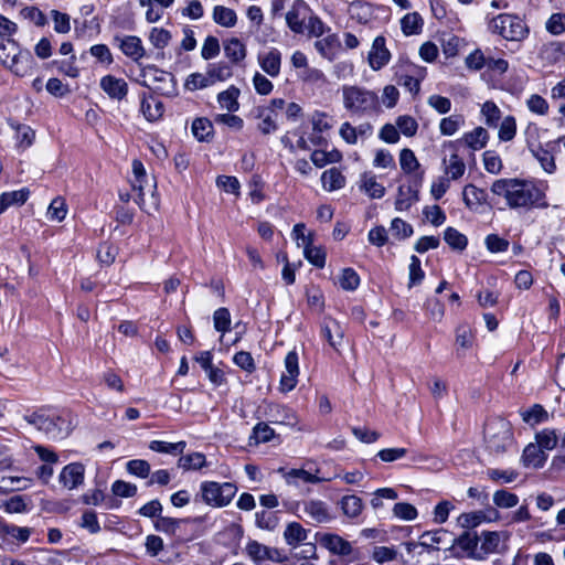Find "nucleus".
Listing matches in <instances>:
<instances>
[{"label": "nucleus", "instance_id": "41", "mask_svg": "<svg viewBox=\"0 0 565 565\" xmlns=\"http://www.w3.org/2000/svg\"><path fill=\"white\" fill-rule=\"evenodd\" d=\"M558 436L555 429L544 428L535 435V443L546 452L556 447Z\"/></svg>", "mask_w": 565, "mask_h": 565}, {"label": "nucleus", "instance_id": "7", "mask_svg": "<svg viewBox=\"0 0 565 565\" xmlns=\"http://www.w3.org/2000/svg\"><path fill=\"white\" fill-rule=\"evenodd\" d=\"M200 489L202 500L214 508L228 505L237 492L236 486L231 482L204 481Z\"/></svg>", "mask_w": 565, "mask_h": 565}, {"label": "nucleus", "instance_id": "11", "mask_svg": "<svg viewBox=\"0 0 565 565\" xmlns=\"http://www.w3.org/2000/svg\"><path fill=\"white\" fill-rule=\"evenodd\" d=\"M131 186H132V190L135 192H137V196L135 198V202L139 205V207L141 210H145L147 212H149V210L147 209V205H146V201H145V194H146V190L148 192H150V196H151V204H150V207H152L153 210H157L158 209V205H159V201L158 199L156 198V182L153 179L149 180L148 177H146L145 179H140L137 181V179H134L131 181Z\"/></svg>", "mask_w": 565, "mask_h": 565}, {"label": "nucleus", "instance_id": "10", "mask_svg": "<svg viewBox=\"0 0 565 565\" xmlns=\"http://www.w3.org/2000/svg\"><path fill=\"white\" fill-rule=\"evenodd\" d=\"M309 12L310 9L306 1L295 0L286 13V22L289 29L295 33H303L305 21Z\"/></svg>", "mask_w": 565, "mask_h": 565}, {"label": "nucleus", "instance_id": "14", "mask_svg": "<svg viewBox=\"0 0 565 565\" xmlns=\"http://www.w3.org/2000/svg\"><path fill=\"white\" fill-rule=\"evenodd\" d=\"M319 543L322 547L327 548L330 553L348 556L352 553L353 547L351 543L338 534L324 533L319 536Z\"/></svg>", "mask_w": 565, "mask_h": 565}, {"label": "nucleus", "instance_id": "42", "mask_svg": "<svg viewBox=\"0 0 565 565\" xmlns=\"http://www.w3.org/2000/svg\"><path fill=\"white\" fill-rule=\"evenodd\" d=\"M224 53L232 62L237 63L246 57V47L238 39L234 38L224 45Z\"/></svg>", "mask_w": 565, "mask_h": 565}, {"label": "nucleus", "instance_id": "53", "mask_svg": "<svg viewBox=\"0 0 565 565\" xmlns=\"http://www.w3.org/2000/svg\"><path fill=\"white\" fill-rule=\"evenodd\" d=\"M481 114L484 122L489 127H497L501 117V110L493 102H486L481 107Z\"/></svg>", "mask_w": 565, "mask_h": 565}, {"label": "nucleus", "instance_id": "6", "mask_svg": "<svg viewBox=\"0 0 565 565\" xmlns=\"http://www.w3.org/2000/svg\"><path fill=\"white\" fill-rule=\"evenodd\" d=\"M489 29L508 41H522L529 34L526 24L516 15L499 14L491 20Z\"/></svg>", "mask_w": 565, "mask_h": 565}, {"label": "nucleus", "instance_id": "31", "mask_svg": "<svg viewBox=\"0 0 565 565\" xmlns=\"http://www.w3.org/2000/svg\"><path fill=\"white\" fill-rule=\"evenodd\" d=\"M478 536L475 534H470L469 532H463L457 539H454V544H457L461 550L468 552V556L475 559H483V555L480 552H477L478 545Z\"/></svg>", "mask_w": 565, "mask_h": 565}, {"label": "nucleus", "instance_id": "50", "mask_svg": "<svg viewBox=\"0 0 565 565\" xmlns=\"http://www.w3.org/2000/svg\"><path fill=\"white\" fill-rule=\"evenodd\" d=\"M141 111L149 121H153L162 116L163 107L160 102L153 98L142 99Z\"/></svg>", "mask_w": 565, "mask_h": 565}, {"label": "nucleus", "instance_id": "51", "mask_svg": "<svg viewBox=\"0 0 565 565\" xmlns=\"http://www.w3.org/2000/svg\"><path fill=\"white\" fill-rule=\"evenodd\" d=\"M207 72L210 74L213 84L216 82L226 81L232 76V68L228 64L224 62L210 64L207 67Z\"/></svg>", "mask_w": 565, "mask_h": 565}, {"label": "nucleus", "instance_id": "36", "mask_svg": "<svg viewBox=\"0 0 565 565\" xmlns=\"http://www.w3.org/2000/svg\"><path fill=\"white\" fill-rule=\"evenodd\" d=\"M340 507L344 515L350 519L359 516L363 510V502L361 498L351 494L344 495L340 501Z\"/></svg>", "mask_w": 565, "mask_h": 565}, {"label": "nucleus", "instance_id": "48", "mask_svg": "<svg viewBox=\"0 0 565 565\" xmlns=\"http://www.w3.org/2000/svg\"><path fill=\"white\" fill-rule=\"evenodd\" d=\"M547 412L539 404H535L530 409L522 412V419L531 426L543 423L547 420Z\"/></svg>", "mask_w": 565, "mask_h": 565}, {"label": "nucleus", "instance_id": "17", "mask_svg": "<svg viewBox=\"0 0 565 565\" xmlns=\"http://www.w3.org/2000/svg\"><path fill=\"white\" fill-rule=\"evenodd\" d=\"M102 89L114 99H122L128 93V85L122 78L106 75L100 79Z\"/></svg>", "mask_w": 565, "mask_h": 565}, {"label": "nucleus", "instance_id": "44", "mask_svg": "<svg viewBox=\"0 0 565 565\" xmlns=\"http://www.w3.org/2000/svg\"><path fill=\"white\" fill-rule=\"evenodd\" d=\"M341 158V152L335 149L329 152L322 150H315L311 153V161L318 168H323L329 163L339 162Z\"/></svg>", "mask_w": 565, "mask_h": 565}, {"label": "nucleus", "instance_id": "59", "mask_svg": "<svg viewBox=\"0 0 565 565\" xmlns=\"http://www.w3.org/2000/svg\"><path fill=\"white\" fill-rule=\"evenodd\" d=\"M526 107L533 114L545 116L548 113L550 106L545 98L539 94H532L526 99Z\"/></svg>", "mask_w": 565, "mask_h": 565}, {"label": "nucleus", "instance_id": "35", "mask_svg": "<svg viewBox=\"0 0 565 565\" xmlns=\"http://www.w3.org/2000/svg\"><path fill=\"white\" fill-rule=\"evenodd\" d=\"M321 182L324 190L334 191L344 186L345 178L337 168H331L322 173Z\"/></svg>", "mask_w": 565, "mask_h": 565}, {"label": "nucleus", "instance_id": "33", "mask_svg": "<svg viewBox=\"0 0 565 565\" xmlns=\"http://www.w3.org/2000/svg\"><path fill=\"white\" fill-rule=\"evenodd\" d=\"M418 200L417 191L411 185H401L397 191L395 209L397 211L408 210Z\"/></svg>", "mask_w": 565, "mask_h": 565}, {"label": "nucleus", "instance_id": "58", "mask_svg": "<svg viewBox=\"0 0 565 565\" xmlns=\"http://www.w3.org/2000/svg\"><path fill=\"white\" fill-rule=\"evenodd\" d=\"M533 156L539 160L543 170L547 173H553L556 170L554 157L551 152L543 148L531 149Z\"/></svg>", "mask_w": 565, "mask_h": 565}, {"label": "nucleus", "instance_id": "29", "mask_svg": "<svg viewBox=\"0 0 565 565\" xmlns=\"http://www.w3.org/2000/svg\"><path fill=\"white\" fill-rule=\"evenodd\" d=\"M239 89L234 85L230 86L227 89L218 93L217 103L222 109H225L230 113L237 111L239 108L238 97Z\"/></svg>", "mask_w": 565, "mask_h": 565}, {"label": "nucleus", "instance_id": "57", "mask_svg": "<svg viewBox=\"0 0 565 565\" xmlns=\"http://www.w3.org/2000/svg\"><path fill=\"white\" fill-rule=\"evenodd\" d=\"M30 480L22 477H2L0 480V491H19L26 489Z\"/></svg>", "mask_w": 565, "mask_h": 565}, {"label": "nucleus", "instance_id": "62", "mask_svg": "<svg viewBox=\"0 0 565 565\" xmlns=\"http://www.w3.org/2000/svg\"><path fill=\"white\" fill-rule=\"evenodd\" d=\"M473 333L468 326H459L456 330V345L458 350H467L472 347Z\"/></svg>", "mask_w": 565, "mask_h": 565}, {"label": "nucleus", "instance_id": "20", "mask_svg": "<svg viewBox=\"0 0 565 565\" xmlns=\"http://www.w3.org/2000/svg\"><path fill=\"white\" fill-rule=\"evenodd\" d=\"M119 47L126 56L136 62L141 60L146 54L140 38L136 35H126L120 39Z\"/></svg>", "mask_w": 565, "mask_h": 565}, {"label": "nucleus", "instance_id": "38", "mask_svg": "<svg viewBox=\"0 0 565 565\" xmlns=\"http://www.w3.org/2000/svg\"><path fill=\"white\" fill-rule=\"evenodd\" d=\"M192 134L199 141H209L213 135V124L207 118H196L192 122Z\"/></svg>", "mask_w": 565, "mask_h": 565}, {"label": "nucleus", "instance_id": "46", "mask_svg": "<svg viewBox=\"0 0 565 565\" xmlns=\"http://www.w3.org/2000/svg\"><path fill=\"white\" fill-rule=\"evenodd\" d=\"M444 239L451 248L458 250H463L468 244L466 235L454 227H447L445 230Z\"/></svg>", "mask_w": 565, "mask_h": 565}, {"label": "nucleus", "instance_id": "47", "mask_svg": "<svg viewBox=\"0 0 565 565\" xmlns=\"http://www.w3.org/2000/svg\"><path fill=\"white\" fill-rule=\"evenodd\" d=\"M465 119L461 115H451L440 120L439 130L444 136H452L463 126Z\"/></svg>", "mask_w": 565, "mask_h": 565}, {"label": "nucleus", "instance_id": "3", "mask_svg": "<svg viewBox=\"0 0 565 565\" xmlns=\"http://www.w3.org/2000/svg\"><path fill=\"white\" fill-rule=\"evenodd\" d=\"M484 443L493 455H502L514 448L511 424L500 417L489 419L484 428Z\"/></svg>", "mask_w": 565, "mask_h": 565}, {"label": "nucleus", "instance_id": "9", "mask_svg": "<svg viewBox=\"0 0 565 565\" xmlns=\"http://www.w3.org/2000/svg\"><path fill=\"white\" fill-rule=\"evenodd\" d=\"M285 371L281 374L279 387L281 392H290L292 391L298 382L299 375V364H298V354L296 351H290L285 356Z\"/></svg>", "mask_w": 565, "mask_h": 565}, {"label": "nucleus", "instance_id": "56", "mask_svg": "<svg viewBox=\"0 0 565 565\" xmlns=\"http://www.w3.org/2000/svg\"><path fill=\"white\" fill-rule=\"evenodd\" d=\"M493 502L498 508L510 509L519 503V497L507 490H498L493 493Z\"/></svg>", "mask_w": 565, "mask_h": 565}, {"label": "nucleus", "instance_id": "64", "mask_svg": "<svg viewBox=\"0 0 565 565\" xmlns=\"http://www.w3.org/2000/svg\"><path fill=\"white\" fill-rule=\"evenodd\" d=\"M390 232L395 238L403 239L413 234V227L402 218L396 217L391 223Z\"/></svg>", "mask_w": 565, "mask_h": 565}, {"label": "nucleus", "instance_id": "26", "mask_svg": "<svg viewBox=\"0 0 565 565\" xmlns=\"http://www.w3.org/2000/svg\"><path fill=\"white\" fill-rule=\"evenodd\" d=\"M30 191L28 188H23L17 191L3 192L0 195V214H2L8 207L12 205H22L29 199Z\"/></svg>", "mask_w": 565, "mask_h": 565}, {"label": "nucleus", "instance_id": "49", "mask_svg": "<svg viewBox=\"0 0 565 565\" xmlns=\"http://www.w3.org/2000/svg\"><path fill=\"white\" fill-rule=\"evenodd\" d=\"M67 214V206L65 200L61 196H56L52 200L47 209V217L51 221L62 222Z\"/></svg>", "mask_w": 565, "mask_h": 565}, {"label": "nucleus", "instance_id": "32", "mask_svg": "<svg viewBox=\"0 0 565 565\" xmlns=\"http://www.w3.org/2000/svg\"><path fill=\"white\" fill-rule=\"evenodd\" d=\"M213 21L223 28H233L237 22V14L233 9L215 6L212 13Z\"/></svg>", "mask_w": 565, "mask_h": 565}, {"label": "nucleus", "instance_id": "43", "mask_svg": "<svg viewBox=\"0 0 565 565\" xmlns=\"http://www.w3.org/2000/svg\"><path fill=\"white\" fill-rule=\"evenodd\" d=\"M212 85H214V84H213V81L211 79L207 71L205 74H202V73L190 74L186 77L185 83H184V87L191 92L198 90V89H203V88H206Z\"/></svg>", "mask_w": 565, "mask_h": 565}, {"label": "nucleus", "instance_id": "54", "mask_svg": "<svg viewBox=\"0 0 565 565\" xmlns=\"http://www.w3.org/2000/svg\"><path fill=\"white\" fill-rule=\"evenodd\" d=\"M172 35L163 28H152L149 33V41L156 49H164L169 45Z\"/></svg>", "mask_w": 565, "mask_h": 565}, {"label": "nucleus", "instance_id": "25", "mask_svg": "<svg viewBox=\"0 0 565 565\" xmlns=\"http://www.w3.org/2000/svg\"><path fill=\"white\" fill-rule=\"evenodd\" d=\"M33 530L30 527H22L14 524L0 523V533L3 537L15 541L19 544L25 543Z\"/></svg>", "mask_w": 565, "mask_h": 565}, {"label": "nucleus", "instance_id": "60", "mask_svg": "<svg viewBox=\"0 0 565 565\" xmlns=\"http://www.w3.org/2000/svg\"><path fill=\"white\" fill-rule=\"evenodd\" d=\"M339 284L344 290H355L360 285V277L352 268H344L339 277Z\"/></svg>", "mask_w": 565, "mask_h": 565}, {"label": "nucleus", "instance_id": "8", "mask_svg": "<svg viewBox=\"0 0 565 565\" xmlns=\"http://www.w3.org/2000/svg\"><path fill=\"white\" fill-rule=\"evenodd\" d=\"M308 539V531L298 522H290L286 525L284 531V540L291 548L303 546V554L315 555L316 545L312 543H305Z\"/></svg>", "mask_w": 565, "mask_h": 565}, {"label": "nucleus", "instance_id": "55", "mask_svg": "<svg viewBox=\"0 0 565 565\" xmlns=\"http://www.w3.org/2000/svg\"><path fill=\"white\" fill-rule=\"evenodd\" d=\"M516 134V120L513 116H507L500 124L498 137L501 141H511Z\"/></svg>", "mask_w": 565, "mask_h": 565}, {"label": "nucleus", "instance_id": "13", "mask_svg": "<svg viewBox=\"0 0 565 565\" xmlns=\"http://www.w3.org/2000/svg\"><path fill=\"white\" fill-rule=\"evenodd\" d=\"M84 473H85V467L81 462H72L66 465L60 476L58 481L62 483L66 489L73 490L76 489L78 486H81L84 482Z\"/></svg>", "mask_w": 565, "mask_h": 565}, {"label": "nucleus", "instance_id": "30", "mask_svg": "<svg viewBox=\"0 0 565 565\" xmlns=\"http://www.w3.org/2000/svg\"><path fill=\"white\" fill-rule=\"evenodd\" d=\"M489 134L483 127H476L473 130L466 132L461 140L472 150H480L486 147Z\"/></svg>", "mask_w": 565, "mask_h": 565}, {"label": "nucleus", "instance_id": "23", "mask_svg": "<svg viewBox=\"0 0 565 565\" xmlns=\"http://www.w3.org/2000/svg\"><path fill=\"white\" fill-rule=\"evenodd\" d=\"M285 479L288 484L294 487H299L300 481L306 483H319L330 480V478L319 477L305 469H291L285 475Z\"/></svg>", "mask_w": 565, "mask_h": 565}, {"label": "nucleus", "instance_id": "27", "mask_svg": "<svg viewBox=\"0 0 565 565\" xmlns=\"http://www.w3.org/2000/svg\"><path fill=\"white\" fill-rule=\"evenodd\" d=\"M462 199L469 210H477L478 206L486 203L487 193L473 184H468L463 188Z\"/></svg>", "mask_w": 565, "mask_h": 565}, {"label": "nucleus", "instance_id": "61", "mask_svg": "<svg viewBox=\"0 0 565 565\" xmlns=\"http://www.w3.org/2000/svg\"><path fill=\"white\" fill-rule=\"evenodd\" d=\"M214 328L221 333L230 331L231 315L227 308H218L213 315Z\"/></svg>", "mask_w": 565, "mask_h": 565}, {"label": "nucleus", "instance_id": "5", "mask_svg": "<svg viewBox=\"0 0 565 565\" xmlns=\"http://www.w3.org/2000/svg\"><path fill=\"white\" fill-rule=\"evenodd\" d=\"M24 419L49 439H63L70 433L68 422L58 415H46L38 412L25 416Z\"/></svg>", "mask_w": 565, "mask_h": 565}, {"label": "nucleus", "instance_id": "28", "mask_svg": "<svg viewBox=\"0 0 565 565\" xmlns=\"http://www.w3.org/2000/svg\"><path fill=\"white\" fill-rule=\"evenodd\" d=\"M443 164L445 174L449 181L460 179L466 172V164L457 153L450 154L448 159L445 158Z\"/></svg>", "mask_w": 565, "mask_h": 565}, {"label": "nucleus", "instance_id": "39", "mask_svg": "<svg viewBox=\"0 0 565 565\" xmlns=\"http://www.w3.org/2000/svg\"><path fill=\"white\" fill-rule=\"evenodd\" d=\"M205 466L206 459L202 452H192L180 457L178 460V467L183 470H199Z\"/></svg>", "mask_w": 565, "mask_h": 565}, {"label": "nucleus", "instance_id": "22", "mask_svg": "<svg viewBox=\"0 0 565 565\" xmlns=\"http://www.w3.org/2000/svg\"><path fill=\"white\" fill-rule=\"evenodd\" d=\"M522 459L526 467L541 468L547 460V454L536 443H531L524 448Z\"/></svg>", "mask_w": 565, "mask_h": 565}, {"label": "nucleus", "instance_id": "19", "mask_svg": "<svg viewBox=\"0 0 565 565\" xmlns=\"http://www.w3.org/2000/svg\"><path fill=\"white\" fill-rule=\"evenodd\" d=\"M321 337L328 341L330 347L339 350L343 339V329L340 323L333 319H324L321 324Z\"/></svg>", "mask_w": 565, "mask_h": 565}, {"label": "nucleus", "instance_id": "24", "mask_svg": "<svg viewBox=\"0 0 565 565\" xmlns=\"http://www.w3.org/2000/svg\"><path fill=\"white\" fill-rule=\"evenodd\" d=\"M360 189L371 199H381L385 194V188L377 182L376 175L372 172H364L361 175Z\"/></svg>", "mask_w": 565, "mask_h": 565}, {"label": "nucleus", "instance_id": "1", "mask_svg": "<svg viewBox=\"0 0 565 565\" xmlns=\"http://www.w3.org/2000/svg\"><path fill=\"white\" fill-rule=\"evenodd\" d=\"M494 195L503 198L512 210L530 211L546 209L545 193L532 181L519 178H503L495 180L491 188Z\"/></svg>", "mask_w": 565, "mask_h": 565}, {"label": "nucleus", "instance_id": "4", "mask_svg": "<svg viewBox=\"0 0 565 565\" xmlns=\"http://www.w3.org/2000/svg\"><path fill=\"white\" fill-rule=\"evenodd\" d=\"M0 43V61L14 74L24 76L31 70L33 57L29 51H21L12 39Z\"/></svg>", "mask_w": 565, "mask_h": 565}, {"label": "nucleus", "instance_id": "12", "mask_svg": "<svg viewBox=\"0 0 565 565\" xmlns=\"http://www.w3.org/2000/svg\"><path fill=\"white\" fill-rule=\"evenodd\" d=\"M390 58L391 53L386 47L385 38L376 36L367 56L370 67L373 71H379L390 62Z\"/></svg>", "mask_w": 565, "mask_h": 565}, {"label": "nucleus", "instance_id": "52", "mask_svg": "<svg viewBox=\"0 0 565 565\" xmlns=\"http://www.w3.org/2000/svg\"><path fill=\"white\" fill-rule=\"evenodd\" d=\"M401 169L409 174L419 168V162L413 150L404 148L399 152Z\"/></svg>", "mask_w": 565, "mask_h": 565}, {"label": "nucleus", "instance_id": "45", "mask_svg": "<svg viewBox=\"0 0 565 565\" xmlns=\"http://www.w3.org/2000/svg\"><path fill=\"white\" fill-rule=\"evenodd\" d=\"M448 531L444 529L425 532L420 536L419 544L426 548L438 550V545L445 541V537L448 536Z\"/></svg>", "mask_w": 565, "mask_h": 565}, {"label": "nucleus", "instance_id": "21", "mask_svg": "<svg viewBox=\"0 0 565 565\" xmlns=\"http://www.w3.org/2000/svg\"><path fill=\"white\" fill-rule=\"evenodd\" d=\"M141 7L147 8L146 20L149 23L158 22L163 15V9L171 7L174 0H138Z\"/></svg>", "mask_w": 565, "mask_h": 565}, {"label": "nucleus", "instance_id": "37", "mask_svg": "<svg viewBox=\"0 0 565 565\" xmlns=\"http://www.w3.org/2000/svg\"><path fill=\"white\" fill-rule=\"evenodd\" d=\"M401 28L405 35L418 34L423 28V19L417 12L407 13L401 20Z\"/></svg>", "mask_w": 565, "mask_h": 565}, {"label": "nucleus", "instance_id": "15", "mask_svg": "<svg viewBox=\"0 0 565 565\" xmlns=\"http://www.w3.org/2000/svg\"><path fill=\"white\" fill-rule=\"evenodd\" d=\"M509 537H510L509 533L504 532V531H501V532H490V531L482 532L480 550L482 551L481 555H483V558L488 554L501 552L502 543L507 542L509 540Z\"/></svg>", "mask_w": 565, "mask_h": 565}, {"label": "nucleus", "instance_id": "16", "mask_svg": "<svg viewBox=\"0 0 565 565\" xmlns=\"http://www.w3.org/2000/svg\"><path fill=\"white\" fill-rule=\"evenodd\" d=\"M302 511L316 523H326L332 519L327 503L321 500L303 501Z\"/></svg>", "mask_w": 565, "mask_h": 565}, {"label": "nucleus", "instance_id": "63", "mask_svg": "<svg viewBox=\"0 0 565 565\" xmlns=\"http://www.w3.org/2000/svg\"><path fill=\"white\" fill-rule=\"evenodd\" d=\"M545 29L553 35H561L565 32V14L553 13L545 23Z\"/></svg>", "mask_w": 565, "mask_h": 565}, {"label": "nucleus", "instance_id": "34", "mask_svg": "<svg viewBox=\"0 0 565 565\" xmlns=\"http://www.w3.org/2000/svg\"><path fill=\"white\" fill-rule=\"evenodd\" d=\"M541 56L548 64H555L565 57V43L553 41L545 44L541 51Z\"/></svg>", "mask_w": 565, "mask_h": 565}, {"label": "nucleus", "instance_id": "18", "mask_svg": "<svg viewBox=\"0 0 565 565\" xmlns=\"http://www.w3.org/2000/svg\"><path fill=\"white\" fill-rule=\"evenodd\" d=\"M258 63L266 74L276 77L280 73L281 53L273 47L268 52L258 55Z\"/></svg>", "mask_w": 565, "mask_h": 565}, {"label": "nucleus", "instance_id": "2", "mask_svg": "<svg viewBox=\"0 0 565 565\" xmlns=\"http://www.w3.org/2000/svg\"><path fill=\"white\" fill-rule=\"evenodd\" d=\"M343 107L354 116H365L377 110V95L358 85H344L341 88Z\"/></svg>", "mask_w": 565, "mask_h": 565}, {"label": "nucleus", "instance_id": "40", "mask_svg": "<svg viewBox=\"0 0 565 565\" xmlns=\"http://www.w3.org/2000/svg\"><path fill=\"white\" fill-rule=\"evenodd\" d=\"M186 444L185 441L178 443H167L162 440H152L149 444V448L152 451L170 454V455H180L184 451Z\"/></svg>", "mask_w": 565, "mask_h": 565}]
</instances>
